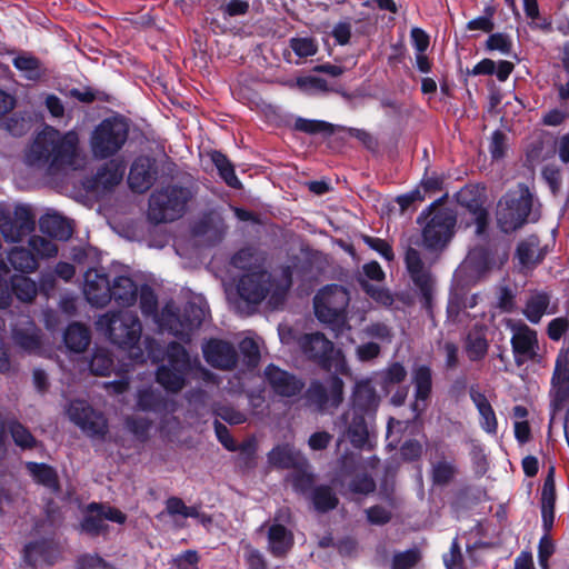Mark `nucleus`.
I'll list each match as a JSON object with an SVG mask.
<instances>
[{
	"label": "nucleus",
	"mask_w": 569,
	"mask_h": 569,
	"mask_svg": "<svg viewBox=\"0 0 569 569\" xmlns=\"http://www.w3.org/2000/svg\"><path fill=\"white\" fill-rule=\"evenodd\" d=\"M39 224L43 233L54 239L66 241L72 234V228L69 221L58 213H47L41 217Z\"/></svg>",
	"instance_id": "nucleus-32"
},
{
	"label": "nucleus",
	"mask_w": 569,
	"mask_h": 569,
	"mask_svg": "<svg viewBox=\"0 0 569 569\" xmlns=\"http://www.w3.org/2000/svg\"><path fill=\"white\" fill-rule=\"evenodd\" d=\"M12 296L22 302H32L37 297L38 287L36 281L22 274H14L10 278Z\"/></svg>",
	"instance_id": "nucleus-35"
},
{
	"label": "nucleus",
	"mask_w": 569,
	"mask_h": 569,
	"mask_svg": "<svg viewBox=\"0 0 569 569\" xmlns=\"http://www.w3.org/2000/svg\"><path fill=\"white\" fill-rule=\"evenodd\" d=\"M497 249L495 251L489 248L478 247L471 250L468 254V261L477 269V270H488L498 263H502L506 259V253L503 252L502 259H496Z\"/></svg>",
	"instance_id": "nucleus-37"
},
{
	"label": "nucleus",
	"mask_w": 569,
	"mask_h": 569,
	"mask_svg": "<svg viewBox=\"0 0 569 569\" xmlns=\"http://www.w3.org/2000/svg\"><path fill=\"white\" fill-rule=\"evenodd\" d=\"M289 46L299 58L312 57L318 52V43L310 37L291 38Z\"/></svg>",
	"instance_id": "nucleus-48"
},
{
	"label": "nucleus",
	"mask_w": 569,
	"mask_h": 569,
	"mask_svg": "<svg viewBox=\"0 0 569 569\" xmlns=\"http://www.w3.org/2000/svg\"><path fill=\"white\" fill-rule=\"evenodd\" d=\"M140 309L144 316H152L154 321L159 325L160 315H157V297L149 287H143L140 290Z\"/></svg>",
	"instance_id": "nucleus-54"
},
{
	"label": "nucleus",
	"mask_w": 569,
	"mask_h": 569,
	"mask_svg": "<svg viewBox=\"0 0 569 569\" xmlns=\"http://www.w3.org/2000/svg\"><path fill=\"white\" fill-rule=\"evenodd\" d=\"M264 381L274 395L283 398H291L299 395L305 382L296 375L283 370L274 365H269L263 372Z\"/></svg>",
	"instance_id": "nucleus-17"
},
{
	"label": "nucleus",
	"mask_w": 569,
	"mask_h": 569,
	"mask_svg": "<svg viewBox=\"0 0 569 569\" xmlns=\"http://www.w3.org/2000/svg\"><path fill=\"white\" fill-rule=\"evenodd\" d=\"M542 178L548 183L551 192L557 193L562 184V174L561 170L556 166H546L542 169Z\"/></svg>",
	"instance_id": "nucleus-61"
},
{
	"label": "nucleus",
	"mask_w": 569,
	"mask_h": 569,
	"mask_svg": "<svg viewBox=\"0 0 569 569\" xmlns=\"http://www.w3.org/2000/svg\"><path fill=\"white\" fill-rule=\"evenodd\" d=\"M419 559L420 553L417 549L396 553L392 559V569H410L419 561Z\"/></svg>",
	"instance_id": "nucleus-56"
},
{
	"label": "nucleus",
	"mask_w": 569,
	"mask_h": 569,
	"mask_svg": "<svg viewBox=\"0 0 569 569\" xmlns=\"http://www.w3.org/2000/svg\"><path fill=\"white\" fill-rule=\"evenodd\" d=\"M469 190H463L459 194V201L465 204L470 212L473 214L475 222L477 224V233H482L486 229L488 221V213L486 209L482 207V203L476 199L468 201L466 199Z\"/></svg>",
	"instance_id": "nucleus-43"
},
{
	"label": "nucleus",
	"mask_w": 569,
	"mask_h": 569,
	"mask_svg": "<svg viewBox=\"0 0 569 569\" xmlns=\"http://www.w3.org/2000/svg\"><path fill=\"white\" fill-rule=\"evenodd\" d=\"M34 229V217L28 206L0 202V233L8 243H19Z\"/></svg>",
	"instance_id": "nucleus-9"
},
{
	"label": "nucleus",
	"mask_w": 569,
	"mask_h": 569,
	"mask_svg": "<svg viewBox=\"0 0 569 569\" xmlns=\"http://www.w3.org/2000/svg\"><path fill=\"white\" fill-rule=\"evenodd\" d=\"M239 348L249 366L253 367L258 363L260 357L259 347L252 338L241 340Z\"/></svg>",
	"instance_id": "nucleus-62"
},
{
	"label": "nucleus",
	"mask_w": 569,
	"mask_h": 569,
	"mask_svg": "<svg viewBox=\"0 0 569 569\" xmlns=\"http://www.w3.org/2000/svg\"><path fill=\"white\" fill-rule=\"evenodd\" d=\"M13 339L20 348L28 352H41L40 333L36 326L31 322L28 323V327L24 330H14Z\"/></svg>",
	"instance_id": "nucleus-36"
},
{
	"label": "nucleus",
	"mask_w": 569,
	"mask_h": 569,
	"mask_svg": "<svg viewBox=\"0 0 569 569\" xmlns=\"http://www.w3.org/2000/svg\"><path fill=\"white\" fill-rule=\"evenodd\" d=\"M295 129L309 134L333 133V126L331 123L321 120H309L303 118H298L296 120Z\"/></svg>",
	"instance_id": "nucleus-49"
},
{
	"label": "nucleus",
	"mask_w": 569,
	"mask_h": 569,
	"mask_svg": "<svg viewBox=\"0 0 569 569\" xmlns=\"http://www.w3.org/2000/svg\"><path fill=\"white\" fill-rule=\"evenodd\" d=\"M268 461L277 468H298L305 465V458L290 445L274 447L268 453Z\"/></svg>",
	"instance_id": "nucleus-29"
},
{
	"label": "nucleus",
	"mask_w": 569,
	"mask_h": 569,
	"mask_svg": "<svg viewBox=\"0 0 569 569\" xmlns=\"http://www.w3.org/2000/svg\"><path fill=\"white\" fill-rule=\"evenodd\" d=\"M532 200L527 191L507 193L497 206V223L508 233L520 228L531 211Z\"/></svg>",
	"instance_id": "nucleus-10"
},
{
	"label": "nucleus",
	"mask_w": 569,
	"mask_h": 569,
	"mask_svg": "<svg viewBox=\"0 0 569 569\" xmlns=\"http://www.w3.org/2000/svg\"><path fill=\"white\" fill-rule=\"evenodd\" d=\"M113 367V361L104 350H98L93 353L90 361V370L96 376H107Z\"/></svg>",
	"instance_id": "nucleus-53"
},
{
	"label": "nucleus",
	"mask_w": 569,
	"mask_h": 569,
	"mask_svg": "<svg viewBox=\"0 0 569 569\" xmlns=\"http://www.w3.org/2000/svg\"><path fill=\"white\" fill-rule=\"evenodd\" d=\"M429 216L422 230L423 247L430 251L441 250L453 234L456 217L447 208L433 209Z\"/></svg>",
	"instance_id": "nucleus-12"
},
{
	"label": "nucleus",
	"mask_w": 569,
	"mask_h": 569,
	"mask_svg": "<svg viewBox=\"0 0 569 569\" xmlns=\"http://www.w3.org/2000/svg\"><path fill=\"white\" fill-rule=\"evenodd\" d=\"M551 383L552 413L550 418V426L555 421L557 411L561 409L563 402L569 398V348L559 352Z\"/></svg>",
	"instance_id": "nucleus-15"
},
{
	"label": "nucleus",
	"mask_w": 569,
	"mask_h": 569,
	"mask_svg": "<svg viewBox=\"0 0 569 569\" xmlns=\"http://www.w3.org/2000/svg\"><path fill=\"white\" fill-rule=\"evenodd\" d=\"M313 505L319 511H328L336 508L338 499L329 487H318L313 491Z\"/></svg>",
	"instance_id": "nucleus-50"
},
{
	"label": "nucleus",
	"mask_w": 569,
	"mask_h": 569,
	"mask_svg": "<svg viewBox=\"0 0 569 569\" xmlns=\"http://www.w3.org/2000/svg\"><path fill=\"white\" fill-rule=\"evenodd\" d=\"M188 506L181 498L170 497L166 500V512L173 519L176 527L183 528L186 526Z\"/></svg>",
	"instance_id": "nucleus-47"
},
{
	"label": "nucleus",
	"mask_w": 569,
	"mask_h": 569,
	"mask_svg": "<svg viewBox=\"0 0 569 569\" xmlns=\"http://www.w3.org/2000/svg\"><path fill=\"white\" fill-rule=\"evenodd\" d=\"M50 543L47 541L31 542L24 548V559L31 566H37L41 561H48L47 549Z\"/></svg>",
	"instance_id": "nucleus-52"
},
{
	"label": "nucleus",
	"mask_w": 569,
	"mask_h": 569,
	"mask_svg": "<svg viewBox=\"0 0 569 569\" xmlns=\"http://www.w3.org/2000/svg\"><path fill=\"white\" fill-rule=\"evenodd\" d=\"M27 469L33 480L51 490L58 489V478L56 471L44 463L28 462Z\"/></svg>",
	"instance_id": "nucleus-39"
},
{
	"label": "nucleus",
	"mask_w": 569,
	"mask_h": 569,
	"mask_svg": "<svg viewBox=\"0 0 569 569\" xmlns=\"http://www.w3.org/2000/svg\"><path fill=\"white\" fill-rule=\"evenodd\" d=\"M90 510V513L87 515L81 523V528L84 532L96 536L104 532L107 530V525L104 522L103 516L100 510Z\"/></svg>",
	"instance_id": "nucleus-51"
},
{
	"label": "nucleus",
	"mask_w": 569,
	"mask_h": 569,
	"mask_svg": "<svg viewBox=\"0 0 569 569\" xmlns=\"http://www.w3.org/2000/svg\"><path fill=\"white\" fill-rule=\"evenodd\" d=\"M30 251L39 259H50L58 254V247L52 241L42 236L33 234L28 240Z\"/></svg>",
	"instance_id": "nucleus-42"
},
{
	"label": "nucleus",
	"mask_w": 569,
	"mask_h": 569,
	"mask_svg": "<svg viewBox=\"0 0 569 569\" xmlns=\"http://www.w3.org/2000/svg\"><path fill=\"white\" fill-rule=\"evenodd\" d=\"M406 377L407 370L405 367L399 362H395L385 370L383 385L385 387H388L390 385L400 383L406 379Z\"/></svg>",
	"instance_id": "nucleus-60"
},
{
	"label": "nucleus",
	"mask_w": 569,
	"mask_h": 569,
	"mask_svg": "<svg viewBox=\"0 0 569 569\" xmlns=\"http://www.w3.org/2000/svg\"><path fill=\"white\" fill-rule=\"evenodd\" d=\"M7 259L12 268L21 273H33L39 268L37 257L24 247L10 249Z\"/></svg>",
	"instance_id": "nucleus-33"
},
{
	"label": "nucleus",
	"mask_w": 569,
	"mask_h": 569,
	"mask_svg": "<svg viewBox=\"0 0 569 569\" xmlns=\"http://www.w3.org/2000/svg\"><path fill=\"white\" fill-rule=\"evenodd\" d=\"M343 381L338 377H331L329 387L319 381H313L306 392L308 402L316 406L319 410L328 407H338L342 401Z\"/></svg>",
	"instance_id": "nucleus-18"
},
{
	"label": "nucleus",
	"mask_w": 569,
	"mask_h": 569,
	"mask_svg": "<svg viewBox=\"0 0 569 569\" xmlns=\"http://www.w3.org/2000/svg\"><path fill=\"white\" fill-rule=\"evenodd\" d=\"M363 241L369 248L377 251L386 260L393 259L395 256H393L392 248L386 240L380 239V238L370 237V236H363Z\"/></svg>",
	"instance_id": "nucleus-63"
},
{
	"label": "nucleus",
	"mask_w": 569,
	"mask_h": 569,
	"mask_svg": "<svg viewBox=\"0 0 569 569\" xmlns=\"http://www.w3.org/2000/svg\"><path fill=\"white\" fill-rule=\"evenodd\" d=\"M516 258L522 269L535 268L543 258L539 250V239L536 236H530L520 241L517 246Z\"/></svg>",
	"instance_id": "nucleus-31"
},
{
	"label": "nucleus",
	"mask_w": 569,
	"mask_h": 569,
	"mask_svg": "<svg viewBox=\"0 0 569 569\" xmlns=\"http://www.w3.org/2000/svg\"><path fill=\"white\" fill-rule=\"evenodd\" d=\"M291 283L289 268L282 269L278 277H272L263 270H254L241 277L238 292L243 300L254 305L268 297L269 305L278 308L284 301Z\"/></svg>",
	"instance_id": "nucleus-2"
},
{
	"label": "nucleus",
	"mask_w": 569,
	"mask_h": 569,
	"mask_svg": "<svg viewBox=\"0 0 569 569\" xmlns=\"http://www.w3.org/2000/svg\"><path fill=\"white\" fill-rule=\"evenodd\" d=\"M137 406L143 411H153L160 415L172 413L177 409L174 401L166 399L160 391L152 388L139 391Z\"/></svg>",
	"instance_id": "nucleus-26"
},
{
	"label": "nucleus",
	"mask_w": 569,
	"mask_h": 569,
	"mask_svg": "<svg viewBox=\"0 0 569 569\" xmlns=\"http://www.w3.org/2000/svg\"><path fill=\"white\" fill-rule=\"evenodd\" d=\"M64 342L70 350L82 352L89 346L90 333L86 327L72 323L64 332Z\"/></svg>",
	"instance_id": "nucleus-38"
},
{
	"label": "nucleus",
	"mask_w": 569,
	"mask_h": 569,
	"mask_svg": "<svg viewBox=\"0 0 569 569\" xmlns=\"http://www.w3.org/2000/svg\"><path fill=\"white\" fill-rule=\"evenodd\" d=\"M67 415L90 438L103 439L108 433L106 417L93 410L86 401H72L67 409Z\"/></svg>",
	"instance_id": "nucleus-14"
},
{
	"label": "nucleus",
	"mask_w": 569,
	"mask_h": 569,
	"mask_svg": "<svg viewBox=\"0 0 569 569\" xmlns=\"http://www.w3.org/2000/svg\"><path fill=\"white\" fill-rule=\"evenodd\" d=\"M129 128L120 118L104 119L92 131L90 147L97 159H107L116 154L128 139Z\"/></svg>",
	"instance_id": "nucleus-7"
},
{
	"label": "nucleus",
	"mask_w": 569,
	"mask_h": 569,
	"mask_svg": "<svg viewBox=\"0 0 569 569\" xmlns=\"http://www.w3.org/2000/svg\"><path fill=\"white\" fill-rule=\"evenodd\" d=\"M469 396L478 410L481 429L488 435L496 436L498 432V420L490 401L486 395L476 387L470 388Z\"/></svg>",
	"instance_id": "nucleus-24"
},
{
	"label": "nucleus",
	"mask_w": 569,
	"mask_h": 569,
	"mask_svg": "<svg viewBox=\"0 0 569 569\" xmlns=\"http://www.w3.org/2000/svg\"><path fill=\"white\" fill-rule=\"evenodd\" d=\"M378 396L370 380H360L353 390L352 407L349 410H357L361 413L375 411L378 407Z\"/></svg>",
	"instance_id": "nucleus-27"
},
{
	"label": "nucleus",
	"mask_w": 569,
	"mask_h": 569,
	"mask_svg": "<svg viewBox=\"0 0 569 569\" xmlns=\"http://www.w3.org/2000/svg\"><path fill=\"white\" fill-rule=\"evenodd\" d=\"M303 356L321 368L336 373L347 375L349 369L346 358L331 340L321 332L305 333L297 339Z\"/></svg>",
	"instance_id": "nucleus-3"
},
{
	"label": "nucleus",
	"mask_w": 569,
	"mask_h": 569,
	"mask_svg": "<svg viewBox=\"0 0 569 569\" xmlns=\"http://www.w3.org/2000/svg\"><path fill=\"white\" fill-rule=\"evenodd\" d=\"M456 466L452 461L440 459L432 463L431 478L436 485H447L450 482L456 475Z\"/></svg>",
	"instance_id": "nucleus-44"
},
{
	"label": "nucleus",
	"mask_w": 569,
	"mask_h": 569,
	"mask_svg": "<svg viewBox=\"0 0 569 569\" xmlns=\"http://www.w3.org/2000/svg\"><path fill=\"white\" fill-rule=\"evenodd\" d=\"M549 295L546 292H535L528 298L523 308V315L531 323H538L543 315L549 313Z\"/></svg>",
	"instance_id": "nucleus-34"
},
{
	"label": "nucleus",
	"mask_w": 569,
	"mask_h": 569,
	"mask_svg": "<svg viewBox=\"0 0 569 569\" xmlns=\"http://www.w3.org/2000/svg\"><path fill=\"white\" fill-rule=\"evenodd\" d=\"M210 159L216 166L220 177L229 187L239 188L241 186L239 179L236 176L232 163L223 153L219 151H212L210 152Z\"/></svg>",
	"instance_id": "nucleus-40"
},
{
	"label": "nucleus",
	"mask_w": 569,
	"mask_h": 569,
	"mask_svg": "<svg viewBox=\"0 0 569 569\" xmlns=\"http://www.w3.org/2000/svg\"><path fill=\"white\" fill-rule=\"evenodd\" d=\"M407 270L419 288L422 297L429 302L432 289V279L429 269L425 266L420 252L417 249L409 248L405 257Z\"/></svg>",
	"instance_id": "nucleus-20"
},
{
	"label": "nucleus",
	"mask_w": 569,
	"mask_h": 569,
	"mask_svg": "<svg viewBox=\"0 0 569 569\" xmlns=\"http://www.w3.org/2000/svg\"><path fill=\"white\" fill-rule=\"evenodd\" d=\"M553 553V541L548 535L542 536L538 545V562L541 569H549V559Z\"/></svg>",
	"instance_id": "nucleus-57"
},
{
	"label": "nucleus",
	"mask_w": 569,
	"mask_h": 569,
	"mask_svg": "<svg viewBox=\"0 0 569 569\" xmlns=\"http://www.w3.org/2000/svg\"><path fill=\"white\" fill-rule=\"evenodd\" d=\"M206 361L219 369H231L237 362V352L229 342L211 339L202 347Z\"/></svg>",
	"instance_id": "nucleus-22"
},
{
	"label": "nucleus",
	"mask_w": 569,
	"mask_h": 569,
	"mask_svg": "<svg viewBox=\"0 0 569 569\" xmlns=\"http://www.w3.org/2000/svg\"><path fill=\"white\" fill-rule=\"evenodd\" d=\"M124 164L120 161L106 163L96 174L92 181V189L97 192L110 191L119 184L124 174Z\"/></svg>",
	"instance_id": "nucleus-25"
},
{
	"label": "nucleus",
	"mask_w": 569,
	"mask_h": 569,
	"mask_svg": "<svg viewBox=\"0 0 569 569\" xmlns=\"http://www.w3.org/2000/svg\"><path fill=\"white\" fill-rule=\"evenodd\" d=\"M192 193L188 188L169 186L154 191L149 200L148 217L156 223L169 222L180 218Z\"/></svg>",
	"instance_id": "nucleus-5"
},
{
	"label": "nucleus",
	"mask_w": 569,
	"mask_h": 569,
	"mask_svg": "<svg viewBox=\"0 0 569 569\" xmlns=\"http://www.w3.org/2000/svg\"><path fill=\"white\" fill-rule=\"evenodd\" d=\"M24 161L29 167L43 169L49 174L80 169L84 157L78 132H61L46 126L26 151Z\"/></svg>",
	"instance_id": "nucleus-1"
},
{
	"label": "nucleus",
	"mask_w": 569,
	"mask_h": 569,
	"mask_svg": "<svg viewBox=\"0 0 569 569\" xmlns=\"http://www.w3.org/2000/svg\"><path fill=\"white\" fill-rule=\"evenodd\" d=\"M365 413L357 410H347L336 421L335 428L341 433L338 438V446L348 438L353 447L362 448L368 440V428L365 421Z\"/></svg>",
	"instance_id": "nucleus-16"
},
{
	"label": "nucleus",
	"mask_w": 569,
	"mask_h": 569,
	"mask_svg": "<svg viewBox=\"0 0 569 569\" xmlns=\"http://www.w3.org/2000/svg\"><path fill=\"white\" fill-rule=\"evenodd\" d=\"M361 286L363 290L378 303L382 306H391L393 298L390 292L381 287L370 284L367 281H362Z\"/></svg>",
	"instance_id": "nucleus-59"
},
{
	"label": "nucleus",
	"mask_w": 569,
	"mask_h": 569,
	"mask_svg": "<svg viewBox=\"0 0 569 569\" xmlns=\"http://www.w3.org/2000/svg\"><path fill=\"white\" fill-rule=\"evenodd\" d=\"M296 86L306 93L327 92L329 90L327 81L315 76L299 77Z\"/></svg>",
	"instance_id": "nucleus-55"
},
{
	"label": "nucleus",
	"mask_w": 569,
	"mask_h": 569,
	"mask_svg": "<svg viewBox=\"0 0 569 569\" xmlns=\"http://www.w3.org/2000/svg\"><path fill=\"white\" fill-rule=\"evenodd\" d=\"M552 472L553 470L551 469L543 482L541 490V508L555 509L556 488Z\"/></svg>",
	"instance_id": "nucleus-58"
},
{
	"label": "nucleus",
	"mask_w": 569,
	"mask_h": 569,
	"mask_svg": "<svg viewBox=\"0 0 569 569\" xmlns=\"http://www.w3.org/2000/svg\"><path fill=\"white\" fill-rule=\"evenodd\" d=\"M466 351L470 360H479L483 358L488 351V342L486 337L480 332H471L467 338Z\"/></svg>",
	"instance_id": "nucleus-45"
},
{
	"label": "nucleus",
	"mask_w": 569,
	"mask_h": 569,
	"mask_svg": "<svg viewBox=\"0 0 569 569\" xmlns=\"http://www.w3.org/2000/svg\"><path fill=\"white\" fill-rule=\"evenodd\" d=\"M157 178L154 161L149 157H139L131 166L128 183L134 192H146Z\"/></svg>",
	"instance_id": "nucleus-21"
},
{
	"label": "nucleus",
	"mask_w": 569,
	"mask_h": 569,
	"mask_svg": "<svg viewBox=\"0 0 569 569\" xmlns=\"http://www.w3.org/2000/svg\"><path fill=\"white\" fill-rule=\"evenodd\" d=\"M138 297V287L127 276H119L111 283V299L121 307L133 306Z\"/></svg>",
	"instance_id": "nucleus-28"
},
{
	"label": "nucleus",
	"mask_w": 569,
	"mask_h": 569,
	"mask_svg": "<svg viewBox=\"0 0 569 569\" xmlns=\"http://www.w3.org/2000/svg\"><path fill=\"white\" fill-rule=\"evenodd\" d=\"M412 383L415 386V401L411 409L415 418H418L427 408V401L431 395L432 376L427 366H419L412 372Z\"/></svg>",
	"instance_id": "nucleus-23"
},
{
	"label": "nucleus",
	"mask_w": 569,
	"mask_h": 569,
	"mask_svg": "<svg viewBox=\"0 0 569 569\" xmlns=\"http://www.w3.org/2000/svg\"><path fill=\"white\" fill-rule=\"evenodd\" d=\"M293 545V535L282 523H273L268 530L269 551L281 557L286 555Z\"/></svg>",
	"instance_id": "nucleus-30"
},
{
	"label": "nucleus",
	"mask_w": 569,
	"mask_h": 569,
	"mask_svg": "<svg viewBox=\"0 0 569 569\" xmlns=\"http://www.w3.org/2000/svg\"><path fill=\"white\" fill-rule=\"evenodd\" d=\"M167 365L157 370V381L168 391L178 392L184 385L187 378L197 369L198 361H192L186 349L171 342L167 348Z\"/></svg>",
	"instance_id": "nucleus-4"
},
{
	"label": "nucleus",
	"mask_w": 569,
	"mask_h": 569,
	"mask_svg": "<svg viewBox=\"0 0 569 569\" xmlns=\"http://www.w3.org/2000/svg\"><path fill=\"white\" fill-rule=\"evenodd\" d=\"M13 66L28 80H38L42 76L41 64L38 58L29 53H22L13 59Z\"/></svg>",
	"instance_id": "nucleus-41"
},
{
	"label": "nucleus",
	"mask_w": 569,
	"mask_h": 569,
	"mask_svg": "<svg viewBox=\"0 0 569 569\" xmlns=\"http://www.w3.org/2000/svg\"><path fill=\"white\" fill-rule=\"evenodd\" d=\"M204 317V308L196 303H188L184 307L183 319H181L176 306L173 303H167L162 308L161 317L158 321L161 330H167L176 337H184L198 328Z\"/></svg>",
	"instance_id": "nucleus-11"
},
{
	"label": "nucleus",
	"mask_w": 569,
	"mask_h": 569,
	"mask_svg": "<svg viewBox=\"0 0 569 569\" xmlns=\"http://www.w3.org/2000/svg\"><path fill=\"white\" fill-rule=\"evenodd\" d=\"M83 293L90 305L106 306L111 300V282L107 274L97 269H89L84 273Z\"/></svg>",
	"instance_id": "nucleus-19"
},
{
	"label": "nucleus",
	"mask_w": 569,
	"mask_h": 569,
	"mask_svg": "<svg viewBox=\"0 0 569 569\" xmlns=\"http://www.w3.org/2000/svg\"><path fill=\"white\" fill-rule=\"evenodd\" d=\"M506 327L511 332V347L517 366L532 361L538 356L537 332L521 320L507 319Z\"/></svg>",
	"instance_id": "nucleus-13"
},
{
	"label": "nucleus",
	"mask_w": 569,
	"mask_h": 569,
	"mask_svg": "<svg viewBox=\"0 0 569 569\" xmlns=\"http://www.w3.org/2000/svg\"><path fill=\"white\" fill-rule=\"evenodd\" d=\"M350 296L346 288L329 284L318 291L313 298V309L317 319L338 329L346 326V309Z\"/></svg>",
	"instance_id": "nucleus-6"
},
{
	"label": "nucleus",
	"mask_w": 569,
	"mask_h": 569,
	"mask_svg": "<svg viewBox=\"0 0 569 569\" xmlns=\"http://www.w3.org/2000/svg\"><path fill=\"white\" fill-rule=\"evenodd\" d=\"M177 569H198L199 556L194 550H187L173 560Z\"/></svg>",
	"instance_id": "nucleus-64"
},
{
	"label": "nucleus",
	"mask_w": 569,
	"mask_h": 569,
	"mask_svg": "<svg viewBox=\"0 0 569 569\" xmlns=\"http://www.w3.org/2000/svg\"><path fill=\"white\" fill-rule=\"evenodd\" d=\"M8 427L14 443L21 449H31L37 445L34 437L20 422L11 421Z\"/></svg>",
	"instance_id": "nucleus-46"
},
{
	"label": "nucleus",
	"mask_w": 569,
	"mask_h": 569,
	"mask_svg": "<svg viewBox=\"0 0 569 569\" xmlns=\"http://www.w3.org/2000/svg\"><path fill=\"white\" fill-rule=\"evenodd\" d=\"M97 327L108 333L113 343L130 348L140 340L142 330L137 315L128 310L101 316Z\"/></svg>",
	"instance_id": "nucleus-8"
}]
</instances>
